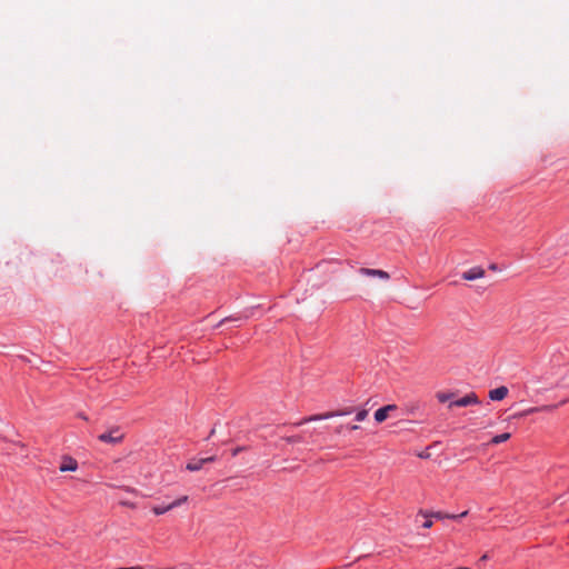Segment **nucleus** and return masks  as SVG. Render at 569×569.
I'll list each match as a JSON object with an SVG mask.
<instances>
[{
	"label": "nucleus",
	"instance_id": "393cba45",
	"mask_svg": "<svg viewBox=\"0 0 569 569\" xmlns=\"http://www.w3.org/2000/svg\"><path fill=\"white\" fill-rule=\"evenodd\" d=\"M79 417L83 420H88V418L84 415H79Z\"/></svg>",
	"mask_w": 569,
	"mask_h": 569
},
{
	"label": "nucleus",
	"instance_id": "7ed1b4c3",
	"mask_svg": "<svg viewBox=\"0 0 569 569\" xmlns=\"http://www.w3.org/2000/svg\"><path fill=\"white\" fill-rule=\"evenodd\" d=\"M188 500H189V497L187 495H183V496L178 497L177 499L172 500L171 502H169L167 505L153 506L151 508V511L156 516H162V515L167 513L168 511H170V510H172L174 508H178V507L187 503Z\"/></svg>",
	"mask_w": 569,
	"mask_h": 569
},
{
	"label": "nucleus",
	"instance_id": "aec40b11",
	"mask_svg": "<svg viewBox=\"0 0 569 569\" xmlns=\"http://www.w3.org/2000/svg\"><path fill=\"white\" fill-rule=\"evenodd\" d=\"M348 430L350 431H355V430H358L359 429V426L358 425H350L347 427Z\"/></svg>",
	"mask_w": 569,
	"mask_h": 569
},
{
	"label": "nucleus",
	"instance_id": "0eeeda50",
	"mask_svg": "<svg viewBox=\"0 0 569 569\" xmlns=\"http://www.w3.org/2000/svg\"><path fill=\"white\" fill-rule=\"evenodd\" d=\"M216 460H217L216 456H210V457L200 458V459L193 458L187 463L186 469L191 472L198 471L203 467V465L214 462Z\"/></svg>",
	"mask_w": 569,
	"mask_h": 569
},
{
	"label": "nucleus",
	"instance_id": "ddd939ff",
	"mask_svg": "<svg viewBox=\"0 0 569 569\" xmlns=\"http://www.w3.org/2000/svg\"><path fill=\"white\" fill-rule=\"evenodd\" d=\"M511 437V435L509 432H503V433H500V435H497L495 436L491 440H490V443L491 445H499V443H502L507 440H509Z\"/></svg>",
	"mask_w": 569,
	"mask_h": 569
},
{
	"label": "nucleus",
	"instance_id": "f3484780",
	"mask_svg": "<svg viewBox=\"0 0 569 569\" xmlns=\"http://www.w3.org/2000/svg\"><path fill=\"white\" fill-rule=\"evenodd\" d=\"M433 526L432 518H426V521L422 523L425 529H430Z\"/></svg>",
	"mask_w": 569,
	"mask_h": 569
},
{
	"label": "nucleus",
	"instance_id": "20e7f679",
	"mask_svg": "<svg viewBox=\"0 0 569 569\" xmlns=\"http://www.w3.org/2000/svg\"><path fill=\"white\" fill-rule=\"evenodd\" d=\"M567 402H568V399H563L559 403L543 405L540 407H530L521 412L516 413L515 418H523V417H527V416L536 413V412H552L556 409H558L560 406H562Z\"/></svg>",
	"mask_w": 569,
	"mask_h": 569
},
{
	"label": "nucleus",
	"instance_id": "4468645a",
	"mask_svg": "<svg viewBox=\"0 0 569 569\" xmlns=\"http://www.w3.org/2000/svg\"><path fill=\"white\" fill-rule=\"evenodd\" d=\"M453 396L455 395L452 392L440 391V392H437L436 398L438 399L439 402L445 403L448 401H452Z\"/></svg>",
	"mask_w": 569,
	"mask_h": 569
},
{
	"label": "nucleus",
	"instance_id": "2eb2a0df",
	"mask_svg": "<svg viewBox=\"0 0 569 569\" xmlns=\"http://www.w3.org/2000/svg\"><path fill=\"white\" fill-rule=\"evenodd\" d=\"M282 439L284 441H287L288 443H300L303 441L302 435L288 436V437H283Z\"/></svg>",
	"mask_w": 569,
	"mask_h": 569
},
{
	"label": "nucleus",
	"instance_id": "f257e3e1",
	"mask_svg": "<svg viewBox=\"0 0 569 569\" xmlns=\"http://www.w3.org/2000/svg\"><path fill=\"white\" fill-rule=\"evenodd\" d=\"M350 413H352V409L351 408H346V409H342V410L328 411V412H325V413H318V415H312V416L305 417L300 421L292 423V426L293 427H299V426H302V425L308 423V422L326 420V419H330V418H333V417L347 416V415H350Z\"/></svg>",
	"mask_w": 569,
	"mask_h": 569
},
{
	"label": "nucleus",
	"instance_id": "f03ea898",
	"mask_svg": "<svg viewBox=\"0 0 569 569\" xmlns=\"http://www.w3.org/2000/svg\"><path fill=\"white\" fill-rule=\"evenodd\" d=\"M98 439L101 442L118 445L123 441L124 433L119 426H114L109 431L99 435Z\"/></svg>",
	"mask_w": 569,
	"mask_h": 569
},
{
	"label": "nucleus",
	"instance_id": "5701e85b",
	"mask_svg": "<svg viewBox=\"0 0 569 569\" xmlns=\"http://www.w3.org/2000/svg\"><path fill=\"white\" fill-rule=\"evenodd\" d=\"M489 269H490V270H493V271H495V270H497V264H495V263L490 264V266H489Z\"/></svg>",
	"mask_w": 569,
	"mask_h": 569
},
{
	"label": "nucleus",
	"instance_id": "a211bd4d",
	"mask_svg": "<svg viewBox=\"0 0 569 569\" xmlns=\"http://www.w3.org/2000/svg\"><path fill=\"white\" fill-rule=\"evenodd\" d=\"M246 450V447H237L232 450L231 455L233 457L238 456L241 451H244Z\"/></svg>",
	"mask_w": 569,
	"mask_h": 569
},
{
	"label": "nucleus",
	"instance_id": "dca6fc26",
	"mask_svg": "<svg viewBox=\"0 0 569 569\" xmlns=\"http://www.w3.org/2000/svg\"><path fill=\"white\" fill-rule=\"evenodd\" d=\"M368 416V411L366 409H362L360 411L357 412L356 415V420L357 421H363Z\"/></svg>",
	"mask_w": 569,
	"mask_h": 569
},
{
	"label": "nucleus",
	"instance_id": "a878e982",
	"mask_svg": "<svg viewBox=\"0 0 569 569\" xmlns=\"http://www.w3.org/2000/svg\"><path fill=\"white\" fill-rule=\"evenodd\" d=\"M127 491H129V492H134L136 490H134V489H131V488H127Z\"/></svg>",
	"mask_w": 569,
	"mask_h": 569
},
{
	"label": "nucleus",
	"instance_id": "b1692460",
	"mask_svg": "<svg viewBox=\"0 0 569 569\" xmlns=\"http://www.w3.org/2000/svg\"><path fill=\"white\" fill-rule=\"evenodd\" d=\"M341 430H342V426L338 427V428L336 429V432H337V433H340V432H341Z\"/></svg>",
	"mask_w": 569,
	"mask_h": 569
},
{
	"label": "nucleus",
	"instance_id": "6e6552de",
	"mask_svg": "<svg viewBox=\"0 0 569 569\" xmlns=\"http://www.w3.org/2000/svg\"><path fill=\"white\" fill-rule=\"evenodd\" d=\"M485 276H486V270L482 267L477 266V267H472L469 270L462 272L461 278L467 281H472L476 279L483 278Z\"/></svg>",
	"mask_w": 569,
	"mask_h": 569
},
{
	"label": "nucleus",
	"instance_id": "6ab92c4d",
	"mask_svg": "<svg viewBox=\"0 0 569 569\" xmlns=\"http://www.w3.org/2000/svg\"><path fill=\"white\" fill-rule=\"evenodd\" d=\"M240 318H233V317H227L224 318L223 320H221L220 325L223 323V322H227V321H237L239 320Z\"/></svg>",
	"mask_w": 569,
	"mask_h": 569
},
{
	"label": "nucleus",
	"instance_id": "39448f33",
	"mask_svg": "<svg viewBox=\"0 0 569 569\" xmlns=\"http://www.w3.org/2000/svg\"><path fill=\"white\" fill-rule=\"evenodd\" d=\"M467 515H468L467 510L459 515L447 513L443 511H428L425 509H420L418 511V516H422L425 518H433L437 520H445V519H453L455 520V519H459V518H465Z\"/></svg>",
	"mask_w": 569,
	"mask_h": 569
},
{
	"label": "nucleus",
	"instance_id": "4be33fe9",
	"mask_svg": "<svg viewBox=\"0 0 569 569\" xmlns=\"http://www.w3.org/2000/svg\"><path fill=\"white\" fill-rule=\"evenodd\" d=\"M16 445H17L18 447H20L21 449L26 448V445H24L23 442H16Z\"/></svg>",
	"mask_w": 569,
	"mask_h": 569
},
{
	"label": "nucleus",
	"instance_id": "412c9836",
	"mask_svg": "<svg viewBox=\"0 0 569 569\" xmlns=\"http://www.w3.org/2000/svg\"><path fill=\"white\" fill-rule=\"evenodd\" d=\"M122 506H126V507H129V508H134V503H131V502H127V501H121L120 502Z\"/></svg>",
	"mask_w": 569,
	"mask_h": 569
},
{
	"label": "nucleus",
	"instance_id": "f8f14e48",
	"mask_svg": "<svg viewBox=\"0 0 569 569\" xmlns=\"http://www.w3.org/2000/svg\"><path fill=\"white\" fill-rule=\"evenodd\" d=\"M508 395V388L505 386L498 387L489 391V398L493 401H500Z\"/></svg>",
	"mask_w": 569,
	"mask_h": 569
},
{
	"label": "nucleus",
	"instance_id": "9d476101",
	"mask_svg": "<svg viewBox=\"0 0 569 569\" xmlns=\"http://www.w3.org/2000/svg\"><path fill=\"white\" fill-rule=\"evenodd\" d=\"M359 272L363 276L368 277H378L383 280H389L390 274L387 271L380 269H370V268H360Z\"/></svg>",
	"mask_w": 569,
	"mask_h": 569
},
{
	"label": "nucleus",
	"instance_id": "9b49d317",
	"mask_svg": "<svg viewBox=\"0 0 569 569\" xmlns=\"http://www.w3.org/2000/svg\"><path fill=\"white\" fill-rule=\"evenodd\" d=\"M77 469H78L77 460L70 456H64L62 459V463L59 467V470L61 472H67V471H76Z\"/></svg>",
	"mask_w": 569,
	"mask_h": 569
},
{
	"label": "nucleus",
	"instance_id": "423d86ee",
	"mask_svg": "<svg viewBox=\"0 0 569 569\" xmlns=\"http://www.w3.org/2000/svg\"><path fill=\"white\" fill-rule=\"evenodd\" d=\"M478 403H480V400L476 392H469L460 399L450 401L448 407H468Z\"/></svg>",
	"mask_w": 569,
	"mask_h": 569
},
{
	"label": "nucleus",
	"instance_id": "1a4fd4ad",
	"mask_svg": "<svg viewBox=\"0 0 569 569\" xmlns=\"http://www.w3.org/2000/svg\"><path fill=\"white\" fill-rule=\"evenodd\" d=\"M397 409H398L397 405H387L385 407H381L378 410H376L375 420L378 423H381L388 418L390 412L396 411Z\"/></svg>",
	"mask_w": 569,
	"mask_h": 569
}]
</instances>
